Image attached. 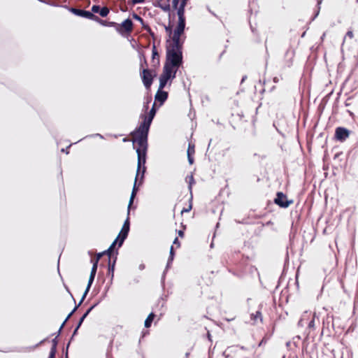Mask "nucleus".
Wrapping results in <instances>:
<instances>
[{
    "label": "nucleus",
    "mask_w": 358,
    "mask_h": 358,
    "mask_svg": "<svg viewBox=\"0 0 358 358\" xmlns=\"http://www.w3.org/2000/svg\"><path fill=\"white\" fill-rule=\"evenodd\" d=\"M157 108L153 105L148 115L141 114L140 118L142 120L138 127L133 130L130 135L135 136L132 140L133 148L136 150L138 159V173L143 166L142 176L146 171V159L148 149V135L152 120L155 118Z\"/></svg>",
    "instance_id": "obj_1"
},
{
    "label": "nucleus",
    "mask_w": 358,
    "mask_h": 358,
    "mask_svg": "<svg viewBox=\"0 0 358 358\" xmlns=\"http://www.w3.org/2000/svg\"><path fill=\"white\" fill-rule=\"evenodd\" d=\"M166 64L173 63L183 60V42H177L166 39Z\"/></svg>",
    "instance_id": "obj_2"
},
{
    "label": "nucleus",
    "mask_w": 358,
    "mask_h": 358,
    "mask_svg": "<svg viewBox=\"0 0 358 358\" xmlns=\"http://www.w3.org/2000/svg\"><path fill=\"white\" fill-rule=\"evenodd\" d=\"M43 3L50 5L51 6L55 7H63L66 8L69 11H70L73 15L81 17L87 20H92L94 15L91 12V10H86L81 8H77L73 7H69L67 6H62L56 3V1H42Z\"/></svg>",
    "instance_id": "obj_3"
},
{
    "label": "nucleus",
    "mask_w": 358,
    "mask_h": 358,
    "mask_svg": "<svg viewBox=\"0 0 358 358\" xmlns=\"http://www.w3.org/2000/svg\"><path fill=\"white\" fill-rule=\"evenodd\" d=\"M140 76L145 89L150 90L157 76V73L155 70L148 68H140Z\"/></svg>",
    "instance_id": "obj_4"
},
{
    "label": "nucleus",
    "mask_w": 358,
    "mask_h": 358,
    "mask_svg": "<svg viewBox=\"0 0 358 358\" xmlns=\"http://www.w3.org/2000/svg\"><path fill=\"white\" fill-rule=\"evenodd\" d=\"M133 24L132 20L129 17H127L120 24L116 22L115 28L122 36L125 37L131 33Z\"/></svg>",
    "instance_id": "obj_5"
},
{
    "label": "nucleus",
    "mask_w": 358,
    "mask_h": 358,
    "mask_svg": "<svg viewBox=\"0 0 358 358\" xmlns=\"http://www.w3.org/2000/svg\"><path fill=\"white\" fill-rule=\"evenodd\" d=\"M142 171H143V166H141L138 173V169H136V178H135V180H134V187H133V189H132V191H131V196H130L128 207H127L128 215L130 213V209L131 208V206L133 204L134 199V198L136 196V193H137V192L138 190V187H136V184H137V180H138V178L139 175H141V178H140V181L138 182V186L141 185L143 182L144 176H142ZM143 175H145V173Z\"/></svg>",
    "instance_id": "obj_6"
},
{
    "label": "nucleus",
    "mask_w": 358,
    "mask_h": 358,
    "mask_svg": "<svg viewBox=\"0 0 358 358\" xmlns=\"http://www.w3.org/2000/svg\"><path fill=\"white\" fill-rule=\"evenodd\" d=\"M273 202L280 208H287L294 203V201L288 199L287 195L282 192H277Z\"/></svg>",
    "instance_id": "obj_7"
},
{
    "label": "nucleus",
    "mask_w": 358,
    "mask_h": 358,
    "mask_svg": "<svg viewBox=\"0 0 358 358\" xmlns=\"http://www.w3.org/2000/svg\"><path fill=\"white\" fill-rule=\"evenodd\" d=\"M351 132L352 131L350 129L344 127H337L335 129L334 138L338 142L343 143L348 138H349Z\"/></svg>",
    "instance_id": "obj_8"
},
{
    "label": "nucleus",
    "mask_w": 358,
    "mask_h": 358,
    "mask_svg": "<svg viewBox=\"0 0 358 358\" xmlns=\"http://www.w3.org/2000/svg\"><path fill=\"white\" fill-rule=\"evenodd\" d=\"M185 24H178L173 31V36L171 41H177V42H183L185 43V40L186 36H185Z\"/></svg>",
    "instance_id": "obj_9"
},
{
    "label": "nucleus",
    "mask_w": 358,
    "mask_h": 358,
    "mask_svg": "<svg viewBox=\"0 0 358 358\" xmlns=\"http://www.w3.org/2000/svg\"><path fill=\"white\" fill-rule=\"evenodd\" d=\"M117 255H118V249L116 248L115 252V256H114L113 261L111 262L110 257H108V265L107 275L110 277V279L109 280L110 285L113 284L115 264H116V262L117 259Z\"/></svg>",
    "instance_id": "obj_10"
},
{
    "label": "nucleus",
    "mask_w": 358,
    "mask_h": 358,
    "mask_svg": "<svg viewBox=\"0 0 358 358\" xmlns=\"http://www.w3.org/2000/svg\"><path fill=\"white\" fill-rule=\"evenodd\" d=\"M131 3V6H135L138 3H150V1H128ZM154 6L159 7L165 12H169L171 10L170 1H151Z\"/></svg>",
    "instance_id": "obj_11"
},
{
    "label": "nucleus",
    "mask_w": 358,
    "mask_h": 358,
    "mask_svg": "<svg viewBox=\"0 0 358 358\" xmlns=\"http://www.w3.org/2000/svg\"><path fill=\"white\" fill-rule=\"evenodd\" d=\"M90 10L93 15L99 14L101 17H107L110 13V8L108 6H101L97 4L93 5Z\"/></svg>",
    "instance_id": "obj_12"
},
{
    "label": "nucleus",
    "mask_w": 358,
    "mask_h": 358,
    "mask_svg": "<svg viewBox=\"0 0 358 358\" xmlns=\"http://www.w3.org/2000/svg\"><path fill=\"white\" fill-rule=\"evenodd\" d=\"M187 1H180V4L178 9V24L186 25V20L185 16V8Z\"/></svg>",
    "instance_id": "obj_13"
},
{
    "label": "nucleus",
    "mask_w": 358,
    "mask_h": 358,
    "mask_svg": "<svg viewBox=\"0 0 358 358\" xmlns=\"http://www.w3.org/2000/svg\"><path fill=\"white\" fill-rule=\"evenodd\" d=\"M169 97V93L163 90H157L155 96V101L159 103V106H162Z\"/></svg>",
    "instance_id": "obj_14"
},
{
    "label": "nucleus",
    "mask_w": 358,
    "mask_h": 358,
    "mask_svg": "<svg viewBox=\"0 0 358 358\" xmlns=\"http://www.w3.org/2000/svg\"><path fill=\"white\" fill-rule=\"evenodd\" d=\"M152 62L155 67H157L160 64L159 54L155 42H153L152 47Z\"/></svg>",
    "instance_id": "obj_15"
},
{
    "label": "nucleus",
    "mask_w": 358,
    "mask_h": 358,
    "mask_svg": "<svg viewBox=\"0 0 358 358\" xmlns=\"http://www.w3.org/2000/svg\"><path fill=\"white\" fill-rule=\"evenodd\" d=\"M92 21H94L103 27H115L116 25L115 22H110L106 20H102L97 15H94Z\"/></svg>",
    "instance_id": "obj_16"
},
{
    "label": "nucleus",
    "mask_w": 358,
    "mask_h": 358,
    "mask_svg": "<svg viewBox=\"0 0 358 358\" xmlns=\"http://www.w3.org/2000/svg\"><path fill=\"white\" fill-rule=\"evenodd\" d=\"M101 301H102V299H99L94 304H92L90 308H88L86 310V311L83 314V315L80 317L79 321H81L82 323H83L85 318L101 302Z\"/></svg>",
    "instance_id": "obj_17"
},
{
    "label": "nucleus",
    "mask_w": 358,
    "mask_h": 358,
    "mask_svg": "<svg viewBox=\"0 0 358 358\" xmlns=\"http://www.w3.org/2000/svg\"><path fill=\"white\" fill-rule=\"evenodd\" d=\"M130 230V220H129V214H127V217L126 220L124 222V224L122 225V229L120 232V234H124V235H129Z\"/></svg>",
    "instance_id": "obj_18"
},
{
    "label": "nucleus",
    "mask_w": 358,
    "mask_h": 358,
    "mask_svg": "<svg viewBox=\"0 0 358 358\" xmlns=\"http://www.w3.org/2000/svg\"><path fill=\"white\" fill-rule=\"evenodd\" d=\"M173 259H174L173 258H171V257H169L168 258V260H167V262H166V268H165V270L164 271V272L162 273V279H161V283H162V286L163 287H164L165 278H166V271L171 266Z\"/></svg>",
    "instance_id": "obj_19"
},
{
    "label": "nucleus",
    "mask_w": 358,
    "mask_h": 358,
    "mask_svg": "<svg viewBox=\"0 0 358 358\" xmlns=\"http://www.w3.org/2000/svg\"><path fill=\"white\" fill-rule=\"evenodd\" d=\"M82 324H83L82 322L78 320V323H77V324H76V327H75V329H74V330L73 331V334H72V335H71L69 342L66 344V351L68 352V350H69V348L70 346V344H71V341L73 340L74 336H76L78 334V330L80 328Z\"/></svg>",
    "instance_id": "obj_20"
},
{
    "label": "nucleus",
    "mask_w": 358,
    "mask_h": 358,
    "mask_svg": "<svg viewBox=\"0 0 358 358\" xmlns=\"http://www.w3.org/2000/svg\"><path fill=\"white\" fill-rule=\"evenodd\" d=\"M155 317V314L153 312H151L148 317H146L144 322V326L145 328H149L151 327L152 323Z\"/></svg>",
    "instance_id": "obj_21"
},
{
    "label": "nucleus",
    "mask_w": 358,
    "mask_h": 358,
    "mask_svg": "<svg viewBox=\"0 0 358 358\" xmlns=\"http://www.w3.org/2000/svg\"><path fill=\"white\" fill-rule=\"evenodd\" d=\"M173 71V70L169 66L168 64L164 63L162 73L161 74V76L169 78L168 76Z\"/></svg>",
    "instance_id": "obj_22"
},
{
    "label": "nucleus",
    "mask_w": 358,
    "mask_h": 358,
    "mask_svg": "<svg viewBox=\"0 0 358 358\" xmlns=\"http://www.w3.org/2000/svg\"><path fill=\"white\" fill-rule=\"evenodd\" d=\"M159 85L158 90H163L167 85L168 82H169L167 78H165L164 76H162L161 75L159 76Z\"/></svg>",
    "instance_id": "obj_23"
},
{
    "label": "nucleus",
    "mask_w": 358,
    "mask_h": 358,
    "mask_svg": "<svg viewBox=\"0 0 358 358\" xmlns=\"http://www.w3.org/2000/svg\"><path fill=\"white\" fill-rule=\"evenodd\" d=\"M169 66L173 69L176 70V72L178 71V69L182 66L183 65V60L182 61H177L174 62L173 63L168 64Z\"/></svg>",
    "instance_id": "obj_24"
},
{
    "label": "nucleus",
    "mask_w": 358,
    "mask_h": 358,
    "mask_svg": "<svg viewBox=\"0 0 358 358\" xmlns=\"http://www.w3.org/2000/svg\"><path fill=\"white\" fill-rule=\"evenodd\" d=\"M127 236H127V235H124V234L119 233L117 237L115 238V239H117L116 243H117L118 248H120L123 245V243H124V241L127 239Z\"/></svg>",
    "instance_id": "obj_25"
},
{
    "label": "nucleus",
    "mask_w": 358,
    "mask_h": 358,
    "mask_svg": "<svg viewBox=\"0 0 358 358\" xmlns=\"http://www.w3.org/2000/svg\"><path fill=\"white\" fill-rule=\"evenodd\" d=\"M91 262L92 263V266L91 268L90 274L96 275V272H97L99 262H98V260L91 259Z\"/></svg>",
    "instance_id": "obj_26"
},
{
    "label": "nucleus",
    "mask_w": 358,
    "mask_h": 358,
    "mask_svg": "<svg viewBox=\"0 0 358 358\" xmlns=\"http://www.w3.org/2000/svg\"><path fill=\"white\" fill-rule=\"evenodd\" d=\"M322 2V1H317V6H316V9L314 11V15L311 17V21L315 20V19L319 15L320 8H321L320 5H321Z\"/></svg>",
    "instance_id": "obj_27"
},
{
    "label": "nucleus",
    "mask_w": 358,
    "mask_h": 358,
    "mask_svg": "<svg viewBox=\"0 0 358 358\" xmlns=\"http://www.w3.org/2000/svg\"><path fill=\"white\" fill-rule=\"evenodd\" d=\"M106 255L108 256V257L110 258V257L112 256L111 254L110 253V249H107L103 252H99L96 254V259L95 260H98V262L99 261V259L102 257L103 255Z\"/></svg>",
    "instance_id": "obj_28"
},
{
    "label": "nucleus",
    "mask_w": 358,
    "mask_h": 358,
    "mask_svg": "<svg viewBox=\"0 0 358 358\" xmlns=\"http://www.w3.org/2000/svg\"><path fill=\"white\" fill-rule=\"evenodd\" d=\"M187 178H189L188 189H189L190 193L192 194V185L195 183V180H194V176L192 174H191L190 176H187L186 179H187Z\"/></svg>",
    "instance_id": "obj_29"
},
{
    "label": "nucleus",
    "mask_w": 358,
    "mask_h": 358,
    "mask_svg": "<svg viewBox=\"0 0 358 358\" xmlns=\"http://www.w3.org/2000/svg\"><path fill=\"white\" fill-rule=\"evenodd\" d=\"M316 317H317L316 313H314L313 315L312 319L308 323V329H315V320Z\"/></svg>",
    "instance_id": "obj_30"
},
{
    "label": "nucleus",
    "mask_w": 358,
    "mask_h": 358,
    "mask_svg": "<svg viewBox=\"0 0 358 358\" xmlns=\"http://www.w3.org/2000/svg\"><path fill=\"white\" fill-rule=\"evenodd\" d=\"M140 56H141L140 68H144L143 65H145L146 66H148V62H147V59H146L144 54L143 52H140Z\"/></svg>",
    "instance_id": "obj_31"
},
{
    "label": "nucleus",
    "mask_w": 358,
    "mask_h": 358,
    "mask_svg": "<svg viewBox=\"0 0 358 358\" xmlns=\"http://www.w3.org/2000/svg\"><path fill=\"white\" fill-rule=\"evenodd\" d=\"M257 318H259L262 321V313L260 310L256 311L255 314L251 315V320L256 321Z\"/></svg>",
    "instance_id": "obj_32"
},
{
    "label": "nucleus",
    "mask_w": 358,
    "mask_h": 358,
    "mask_svg": "<svg viewBox=\"0 0 358 358\" xmlns=\"http://www.w3.org/2000/svg\"><path fill=\"white\" fill-rule=\"evenodd\" d=\"M164 29H165V31H166V34L169 35V38L168 39H170V41H171L172 36H173V30H172V29L170 27V25L165 26Z\"/></svg>",
    "instance_id": "obj_33"
},
{
    "label": "nucleus",
    "mask_w": 358,
    "mask_h": 358,
    "mask_svg": "<svg viewBox=\"0 0 358 358\" xmlns=\"http://www.w3.org/2000/svg\"><path fill=\"white\" fill-rule=\"evenodd\" d=\"M111 286V285H110V281L106 284V287H105V289H104V291L101 295V297L100 299H102V300L107 295V293L110 289V287Z\"/></svg>",
    "instance_id": "obj_34"
},
{
    "label": "nucleus",
    "mask_w": 358,
    "mask_h": 358,
    "mask_svg": "<svg viewBox=\"0 0 358 358\" xmlns=\"http://www.w3.org/2000/svg\"><path fill=\"white\" fill-rule=\"evenodd\" d=\"M116 242H117V239H115L114 241L112 243V244L110 245V247L108 248V249H110V253L111 254L113 259L114 258L115 252L116 250V249L113 250V248H114L115 245L116 244Z\"/></svg>",
    "instance_id": "obj_35"
},
{
    "label": "nucleus",
    "mask_w": 358,
    "mask_h": 358,
    "mask_svg": "<svg viewBox=\"0 0 358 358\" xmlns=\"http://www.w3.org/2000/svg\"><path fill=\"white\" fill-rule=\"evenodd\" d=\"M80 307V306H78V304L76 303L74 308H73V310L69 313V315H67V317H66V319L64 320V321H66V322H67V320L71 317V315L76 311V310Z\"/></svg>",
    "instance_id": "obj_36"
},
{
    "label": "nucleus",
    "mask_w": 358,
    "mask_h": 358,
    "mask_svg": "<svg viewBox=\"0 0 358 358\" xmlns=\"http://www.w3.org/2000/svg\"><path fill=\"white\" fill-rule=\"evenodd\" d=\"M52 346L50 349L57 350V345H58V339L57 337L55 336L54 338L52 339Z\"/></svg>",
    "instance_id": "obj_37"
},
{
    "label": "nucleus",
    "mask_w": 358,
    "mask_h": 358,
    "mask_svg": "<svg viewBox=\"0 0 358 358\" xmlns=\"http://www.w3.org/2000/svg\"><path fill=\"white\" fill-rule=\"evenodd\" d=\"M187 155H194V145H191V143H189L187 151Z\"/></svg>",
    "instance_id": "obj_38"
},
{
    "label": "nucleus",
    "mask_w": 358,
    "mask_h": 358,
    "mask_svg": "<svg viewBox=\"0 0 358 358\" xmlns=\"http://www.w3.org/2000/svg\"><path fill=\"white\" fill-rule=\"evenodd\" d=\"M176 70H173L171 73L168 76V80L171 83L176 78Z\"/></svg>",
    "instance_id": "obj_39"
},
{
    "label": "nucleus",
    "mask_w": 358,
    "mask_h": 358,
    "mask_svg": "<svg viewBox=\"0 0 358 358\" xmlns=\"http://www.w3.org/2000/svg\"><path fill=\"white\" fill-rule=\"evenodd\" d=\"M65 324H66V321H64L62 322V324H61V326H60L59 330L57 331V332L52 334V336L56 335V336L58 337L61 334L62 330L64 328Z\"/></svg>",
    "instance_id": "obj_40"
},
{
    "label": "nucleus",
    "mask_w": 358,
    "mask_h": 358,
    "mask_svg": "<svg viewBox=\"0 0 358 358\" xmlns=\"http://www.w3.org/2000/svg\"><path fill=\"white\" fill-rule=\"evenodd\" d=\"M330 318L331 319V326L334 327V322H333L334 317H333V315H331V316L330 317L329 315H327V317L326 321H324V320L323 321V324H324V325H325V324H326V323H327V324H329V322H330V320H329V319H330Z\"/></svg>",
    "instance_id": "obj_41"
},
{
    "label": "nucleus",
    "mask_w": 358,
    "mask_h": 358,
    "mask_svg": "<svg viewBox=\"0 0 358 358\" xmlns=\"http://www.w3.org/2000/svg\"><path fill=\"white\" fill-rule=\"evenodd\" d=\"M132 17H133L134 20H136L138 21L140 23H141V22H143V19L141 16H139L138 14H136V13H133V14H132Z\"/></svg>",
    "instance_id": "obj_42"
},
{
    "label": "nucleus",
    "mask_w": 358,
    "mask_h": 358,
    "mask_svg": "<svg viewBox=\"0 0 358 358\" xmlns=\"http://www.w3.org/2000/svg\"><path fill=\"white\" fill-rule=\"evenodd\" d=\"M192 208V203L190 202L189 203V205L187 208H183V209L181 210V214L184 213H188L189 212Z\"/></svg>",
    "instance_id": "obj_43"
},
{
    "label": "nucleus",
    "mask_w": 358,
    "mask_h": 358,
    "mask_svg": "<svg viewBox=\"0 0 358 358\" xmlns=\"http://www.w3.org/2000/svg\"><path fill=\"white\" fill-rule=\"evenodd\" d=\"M57 353V350L50 349L48 358H55Z\"/></svg>",
    "instance_id": "obj_44"
},
{
    "label": "nucleus",
    "mask_w": 358,
    "mask_h": 358,
    "mask_svg": "<svg viewBox=\"0 0 358 358\" xmlns=\"http://www.w3.org/2000/svg\"><path fill=\"white\" fill-rule=\"evenodd\" d=\"M141 25H142V27L144 30H145L146 31H150V29H151L150 27V26L148 25V24L145 23L144 22V20L143 21V22H141Z\"/></svg>",
    "instance_id": "obj_45"
},
{
    "label": "nucleus",
    "mask_w": 358,
    "mask_h": 358,
    "mask_svg": "<svg viewBox=\"0 0 358 358\" xmlns=\"http://www.w3.org/2000/svg\"><path fill=\"white\" fill-rule=\"evenodd\" d=\"M172 3H173V9L176 10L178 12V9L180 4V1H172Z\"/></svg>",
    "instance_id": "obj_46"
},
{
    "label": "nucleus",
    "mask_w": 358,
    "mask_h": 358,
    "mask_svg": "<svg viewBox=\"0 0 358 358\" xmlns=\"http://www.w3.org/2000/svg\"><path fill=\"white\" fill-rule=\"evenodd\" d=\"M175 255H176V252H175L173 246L171 245V248H170V251H169V257H171V258L174 259Z\"/></svg>",
    "instance_id": "obj_47"
},
{
    "label": "nucleus",
    "mask_w": 358,
    "mask_h": 358,
    "mask_svg": "<svg viewBox=\"0 0 358 358\" xmlns=\"http://www.w3.org/2000/svg\"><path fill=\"white\" fill-rule=\"evenodd\" d=\"M187 160L190 165L193 164V163L194 162V159L193 155L189 154L187 155Z\"/></svg>",
    "instance_id": "obj_48"
},
{
    "label": "nucleus",
    "mask_w": 358,
    "mask_h": 358,
    "mask_svg": "<svg viewBox=\"0 0 358 358\" xmlns=\"http://www.w3.org/2000/svg\"><path fill=\"white\" fill-rule=\"evenodd\" d=\"M151 101V98H150L149 100H148L146 102H145L143 103V110L145 111H147L148 110V108H149V103Z\"/></svg>",
    "instance_id": "obj_49"
},
{
    "label": "nucleus",
    "mask_w": 358,
    "mask_h": 358,
    "mask_svg": "<svg viewBox=\"0 0 358 358\" xmlns=\"http://www.w3.org/2000/svg\"><path fill=\"white\" fill-rule=\"evenodd\" d=\"M92 283H91L90 282H87V287H86L85 290V295H87V294L90 292V288L92 287Z\"/></svg>",
    "instance_id": "obj_50"
},
{
    "label": "nucleus",
    "mask_w": 358,
    "mask_h": 358,
    "mask_svg": "<svg viewBox=\"0 0 358 358\" xmlns=\"http://www.w3.org/2000/svg\"><path fill=\"white\" fill-rule=\"evenodd\" d=\"M173 245H176L178 248L180 247V242L178 237H176L173 242Z\"/></svg>",
    "instance_id": "obj_51"
},
{
    "label": "nucleus",
    "mask_w": 358,
    "mask_h": 358,
    "mask_svg": "<svg viewBox=\"0 0 358 358\" xmlns=\"http://www.w3.org/2000/svg\"><path fill=\"white\" fill-rule=\"evenodd\" d=\"M94 136H98L100 138H103V136H102L100 134H92V135H88V136H86L84 138H89V137L91 138V137H94Z\"/></svg>",
    "instance_id": "obj_52"
},
{
    "label": "nucleus",
    "mask_w": 358,
    "mask_h": 358,
    "mask_svg": "<svg viewBox=\"0 0 358 358\" xmlns=\"http://www.w3.org/2000/svg\"><path fill=\"white\" fill-rule=\"evenodd\" d=\"M305 320V315H303L302 316V317L299 320V322H298V325L299 326H301L303 327V322Z\"/></svg>",
    "instance_id": "obj_53"
},
{
    "label": "nucleus",
    "mask_w": 358,
    "mask_h": 358,
    "mask_svg": "<svg viewBox=\"0 0 358 358\" xmlns=\"http://www.w3.org/2000/svg\"><path fill=\"white\" fill-rule=\"evenodd\" d=\"M345 36H348L350 38H353V36H354L353 31L351 30H348L346 33Z\"/></svg>",
    "instance_id": "obj_54"
},
{
    "label": "nucleus",
    "mask_w": 358,
    "mask_h": 358,
    "mask_svg": "<svg viewBox=\"0 0 358 358\" xmlns=\"http://www.w3.org/2000/svg\"><path fill=\"white\" fill-rule=\"evenodd\" d=\"M87 295H85V292L83 293V295H81V299L80 300V301L78 302V305L80 306V305L82 304V303L84 301L85 299L86 298Z\"/></svg>",
    "instance_id": "obj_55"
},
{
    "label": "nucleus",
    "mask_w": 358,
    "mask_h": 358,
    "mask_svg": "<svg viewBox=\"0 0 358 358\" xmlns=\"http://www.w3.org/2000/svg\"><path fill=\"white\" fill-rule=\"evenodd\" d=\"M72 144H70L69 145H68L66 148H62L61 150V152H65L66 154H69V148L71 146Z\"/></svg>",
    "instance_id": "obj_56"
},
{
    "label": "nucleus",
    "mask_w": 358,
    "mask_h": 358,
    "mask_svg": "<svg viewBox=\"0 0 358 358\" xmlns=\"http://www.w3.org/2000/svg\"><path fill=\"white\" fill-rule=\"evenodd\" d=\"M147 32L148 33V34L152 38L153 40H155V33L152 31L151 29H150V31H147Z\"/></svg>",
    "instance_id": "obj_57"
},
{
    "label": "nucleus",
    "mask_w": 358,
    "mask_h": 358,
    "mask_svg": "<svg viewBox=\"0 0 358 358\" xmlns=\"http://www.w3.org/2000/svg\"><path fill=\"white\" fill-rule=\"evenodd\" d=\"M266 342H267V338H265V337H264V338L261 340V341L259 342V346H262V345H264V344L266 343Z\"/></svg>",
    "instance_id": "obj_58"
},
{
    "label": "nucleus",
    "mask_w": 358,
    "mask_h": 358,
    "mask_svg": "<svg viewBox=\"0 0 358 358\" xmlns=\"http://www.w3.org/2000/svg\"><path fill=\"white\" fill-rule=\"evenodd\" d=\"M95 276L96 275H91L90 274V277H89V279H88V282H91V283H93L94 280V278H95Z\"/></svg>",
    "instance_id": "obj_59"
},
{
    "label": "nucleus",
    "mask_w": 358,
    "mask_h": 358,
    "mask_svg": "<svg viewBox=\"0 0 358 358\" xmlns=\"http://www.w3.org/2000/svg\"><path fill=\"white\" fill-rule=\"evenodd\" d=\"M177 232H178V234L179 237H180V238L184 237V236H185V232H184V231H182V230H178V231H177Z\"/></svg>",
    "instance_id": "obj_60"
},
{
    "label": "nucleus",
    "mask_w": 358,
    "mask_h": 358,
    "mask_svg": "<svg viewBox=\"0 0 358 358\" xmlns=\"http://www.w3.org/2000/svg\"><path fill=\"white\" fill-rule=\"evenodd\" d=\"M66 291L69 293V294L71 295V298H72V299H73V302L76 303V299H74V297H73V294L71 293V292H70L69 289L67 287H66Z\"/></svg>",
    "instance_id": "obj_61"
},
{
    "label": "nucleus",
    "mask_w": 358,
    "mask_h": 358,
    "mask_svg": "<svg viewBox=\"0 0 358 358\" xmlns=\"http://www.w3.org/2000/svg\"><path fill=\"white\" fill-rule=\"evenodd\" d=\"M211 337H212V336H211L210 333L209 331H208V333H207V338H208V339L210 341H212Z\"/></svg>",
    "instance_id": "obj_62"
},
{
    "label": "nucleus",
    "mask_w": 358,
    "mask_h": 358,
    "mask_svg": "<svg viewBox=\"0 0 358 358\" xmlns=\"http://www.w3.org/2000/svg\"><path fill=\"white\" fill-rule=\"evenodd\" d=\"M138 268L141 271L143 270L145 268V264H141L138 266Z\"/></svg>",
    "instance_id": "obj_63"
},
{
    "label": "nucleus",
    "mask_w": 358,
    "mask_h": 358,
    "mask_svg": "<svg viewBox=\"0 0 358 358\" xmlns=\"http://www.w3.org/2000/svg\"><path fill=\"white\" fill-rule=\"evenodd\" d=\"M247 78V76H243L241 78V83H243Z\"/></svg>",
    "instance_id": "obj_64"
}]
</instances>
